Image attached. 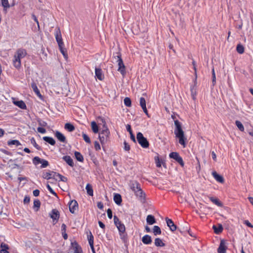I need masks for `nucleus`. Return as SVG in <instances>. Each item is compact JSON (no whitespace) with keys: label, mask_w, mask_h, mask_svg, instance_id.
<instances>
[{"label":"nucleus","mask_w":253,"mask_h":253,"mask_svg":"<svg viewBox=\"0 0 253 253\" xmlns=\"http://www.w3.org/2000/svg\"><path fill=\"white\" fill-rule=\"evenodd\" d=\"M154 244L157 247H163L165 246V244L159 238H157L155 239Z\"/></svg>","instance_id":"26"},{"label":"nucleus","mask_w":253,"mask_h":253,"mask_svg":"<svg viewBox=\"0 0 253 253\" xmlns=\"http://www.w3.org/2000/svg\"><path fill=\"white\" fill-rule=\"evenodd\" d=\"M110 131L106 128L102 130L99 134V138L102 145L105 144L108 140L109 138Z\"/></svg>","instance_id":"5"},{"label":"nucleus","mask_w":253,"mask_h":253,"mask_svg":"<svg viewBox=\"0 0 253 253\" xmlns=\"http://www.w3.org/2000/svg\"><path fill=\"white\" fill-rule=\"evenodd\" d=\"M115 203L118 205H121L122 202L121 195L120 194H115L113 198Z\"/></svg>","instance_id":"21"},{"label":"nucleus","mask_w":253,"mask_h":253,"mask_svg":"<svg viewBox=\"0 0 253 253\" xmlns=\"http://www.w3.org/2000/svg\"><path fill=\"white\" fill-rule=\"evenodd\" d=\"M192 65L193 66V69L194 70V74L196 78H197V68H196V62L194 60H193L192 61Z\"/></svg>","instance_id":"50"},{"label":"nucleus","mask_w":253,"mask_h":253,"mask_svg":"<svg viewBox=\"0 0 253 253\" xmlns=\"http://www.w3.org/2000/svg\"><path fill=\"white\" fill-rule=\"evenodd\" d=\"M209 199L211 202H212L213 204L217 205V206L221 207L222 206V203L219 201L218 199L214 198L213 197H209Z\"/></svg>","instance_id":"32"},{"label":"nucleus","mask_w":253,"mask_h":253,"mask_svg":"<svg viewBox=\"0 0 253 253\" xmlns=\"http://www.w3.org/2000/svg\"><path fill=\"white\" fill-rule=\"evenodd\" d=\"M235 124H236V126H237V127L239 128V129L241 131L243 132L244 131V130H245L244 126L240 121H238V120L236 121Z\"/></svg>","instance_id":"37"},{"label":"nucleus","mask_w":253,"mask_h":253,"mask_svg":"<svg viewBox=\"0 0 253 253\" xmlns=\"http://www.w3.org/2000/svg\"><path fill=\"white\" fill-rule=\"evenodd\" d=\"M126 128L127 131L129 132L130 134V137L131 140L134 142V143H136V139L134 135L133 134L132 130L131 129V127L130 125L127 124L126 126Z\"/></svg>","instance_id":"20"},{"label":"nucleus","mask_w":253,"mask_h":253,"mask_svg":"<svg viewBox=\"0 0 253 253\" xmlns=\"http://www.w3.org/2000/svg\"><path fill=\"white\" fill-rule=\"evenodd\" d=\"M34 92L35 93V94L40 98V99H42L43 97L42 96V95L41 94L40 90L39 89H38L37 90H36V91H34Z\"/></svg>","instance_id":"57"},{"label":"nucleus","mask_w":253,"mask_h":253,"mask_svg":"<svg viewBox=\"0 0 253 253\" xmlns=\"http://www.w3.org/2000/svg\"><path fill=\"white\" fill-rule=\"evenodd\" d=\"M53 173H54L55 174H52V175L54 176H52V179H54L56 180H58L59 179V178H58V176H57V175H60V174L57 173L56 172H54V171H53Z\"/></svg>","instance_id":"59"},{"label":"nucleus","mask_w":253,"mask_h":253,"mask_svg":"<svg viewBox=\"0 0 253 253\" xmlns=\"http://www.w3.org/2000/svg\"><path fill=\"white\" fill-rule=\"evenodd\" d=\"M83 137L84 141L88 144H90L91 143V140L90 139V138L89 136L85 133H83Z\"/></svg>","instance_id":"43"},{"label":"nucleus","mask_w":253,"mask_h":253,"mask_svg":"<svg viewBox=\"0 0 253 253\" xmlns=\"http://www.w3.org/2000/svg\"><path fill=\"white\" fill-rule=\"evenodd\" d=\"M120 238L124 243L127 242V235L126 232L119 233Z\"/></svg>","instance_id":"36"},{"label":"nucleus","mask_w":253,"mask_h":253,"mask_svg":"<svg viewBox=\"0 0 253 253\" xmlns=\"http://www.w3.org/2000/svg\"><path fill=\"white\" fill-rule=\"evenodd\" d=\"M55 136L59 141L63 143L66 142V139L65 136L60 131H56L55 133Z\"/></svg>","instance_id":"17"},{"label":"nucleus","mask_w":253,"mask_h":253,"mask_svg":"<svg viewBox=\"0 0 253 253\" xmlns=\"http://www.w3.org/2000/svg\"><path fill=\"white\" fill-rule=\"evenodd\" d=\"M166 221L168 226L169 227L170 230L171 231H174L176 230V226L175 225L173 221L171 219L169 218L168 217H166Z\"/></svg>","instance_id":"14"},{"label":"nucleus","mask_w":253,"mask_h":253,"mask_svg":"<svg viewBox=\"0 0 253 253\" xmlns=\"http://www.w3.org/2000/svg\"><path fill=\"white\" fill-rule=\"evenodd\" d=\"M124 149L126 151H128L130 150V146L129 145L126 141L124 143Z\"/></svg>","instance_id":"54"},{"label":"nucleus","mask_w":253,"mask_h":253,"mask_svg":"<svg viewBox=\"0 0 253 253\" xmlns=\"http://www.w3.org/2000/svg\"><path fill=\"white\" fill-rule=\"evenodd\" d=\"M55 37L58 45H64V42L62 40L61 31L59 28H57L55 32Z\"/></svg>","instance_id":"10"},{"label":"nucleus","mask_w":253,"mask_h":253,"mask_svg":"<svg viewBox=\"0 0 253 253\" xmlns=\"http://www.w3.org/2000/svg\"><path fill=\"white\" fill-rule=\"evenodd\" d=\"M107 215L109 219L112 218V211L110 209H108L107 211Z\"/></svg>","instance_id":"56"},{"label":"nucleus","mask_w":253,"mask_h":253,"mask_svg":"<svg viewBox=\"0 0 253 253\" xmlns=\"http://www.w3.org/2000/svg\"><path fill=\"white\" fill-rule=\"evenodd\" d=\"M236 50L239 53L242 54L244 52L245 48L243 45L238 44L236 47Z\"/></svg>","instance_id":"39"},{"label":"nucleus","mask_w":253,"mask_h":253,"mask_svg":"<svg viewBox=\"0 0 253 253\" xmlns=\"http://www.w3.org/2000/svg\"><path fill=\"white\" fill-rule=\"evenodd\" d=\"M153 232L154 235L157 236L158 235H161L162 233L161 228L157 225H155L153 228Z\"/></svg>","instance_id":"33"},{"label":"nucleus","mask_w":253,"mask_h":253,"mask_svg":"<svg viewBox=\"0 0 253 253\" xmlns=\"http://www.w3.org/2000/svg\"><path fill=\"white\" fill-rule=\"evenodd\" d=\"M76 246L75 247L74 253H83L82 248L76 243Z\"/></svg>","instance_id":"46"},{"label":"nucleus","mask_w":253,"mask_h":253,"mask_svg":"<svg viewBox=\"0 0 253 253\" xmlns=\"http://www.w3.org/2000/svg\"><path fill=\"white\" fill-rule=\"evenodd\" d=\"M94 148L96 151H99L101 149L100 145L99 143L97 141L94 142Z\"/></svg>","instance_id":"52"},{"label":"nucleus","mask_w":253,"mask_h":253,"mask_svg":"<svg viewBox=\"0 0 253 253\" xmlns=\"http://www.w3.org/2000/svg\"><path fill=\"white\" fill-rule=\"evenodd\" d=\"M85 189L88 195L91 196L93 195V190L91 184L87 183L86 185Z\"/></svg>","instance_id":"31"},{"label":"nucleus","mask_w":253,"mask_h":253,"mask_svg":"<svg viewBox=\"0 0 253 253\" xmlns=\"http://www.w3.org/2000/svg\"><path fill=\"white\" fill-rule=\"evenodd\" d=\"M14 104L22 109H26L27 106L25 102L22 100L13 102Z\"/></svg>","instance_id":"22"},{"label":"nucleus","mask_w":253,"mask_h":253,"mask_svg":"<svg viewBox=\"0 0 253 253\" xmlns=\"http://www.w3.org/2000/svg\"><path fill=\"white\" fill-rule=\"evenodd\" d=\"M43 139L51 145H54L55 144V141L52 137L44 136L43 137Z\"/></svg>","instance_id":"29"},{"label":"nucleus","mask_w":253,"mask_h":253,"mask_svg":"<svg viewBox=\"0 0 253 253\" xmlns=\"http://www.w3.org/2000/svg\"><path fill=\"white\" fill-rule=\"evenodd\" d=\"M244 223L249 227H251V228L253 227V225L248 220H245L244 222Z\"/></svg>","instance_id":"61"},{"label":"nucleus","mask_w":253,"mask_h":253,"mask_svg":"<svg viewBox=\"0 0 253 253\" xmlns=\"http://www.w3.org/2000/svg\"><path fill=\"white\" fill-rule=\"evenodd\" d=\"M212 175L217 182L221 183L224 182V179L223 176L218 174L216 171H213L212 172Z\"/></svg>","instance_id":"16"},{"label":"nucleus","mask_w":253,"mask_h":253,"mask_svg":"<svg viewBox=\"0 0 253 253\" xmlns=\"http://www.w3.org/2000/svg\"><path fill=\"white\" fill-rule=\"evenodd\" d=\"M212 228L215 233L219 234L223 231V227L221 224H218V226L213 225Z\"/></svg>","instance_id":"27"},{"label":"nucleus","mask_w":253,"mask_h":253,"mask_svg":"<svg viewBox=\"0 0 253 253\" xmlns=\"http://www.w3.org/2000/svg\"><path fill=\"white\" fill-rule=\"evenodd\" d=\"M41 206V202L39 200H35L34 202V206L39 208Z\"/></svg>","instance_id":"53"},{"label":"nucleus","mask_w":253,"mask_h":253,"mask_svg":"<svg viewBox=\"0 0 253 253\" xmlns=\"http://www.w3.org/2000/svg\"><path fill=\"white\" fill-rule=\"evenodd\" d=\"M8 245L4 243H2L0 245V253H9L8 251Z\"/></svg>","instance_id":"24"},{"label":"nucleus","mask_w":253,"mask_h":253,"mask_svg":"<svg viewBox=\"0 0 253 253\" xmlns=\"http://www.w3.org/2000/svg\"><path fill=\"white\" fill-rule=\"evenodd\" d=\"M117 62H118L119 66L118 71H119L122 75L124 76L126 73V67L122 59L121 55H119L118 56V60H117Z\"/></svg>","instance_id":"8"},{"label":"nucleus","mask_w":253,"mask_h":253,"mask_svg":"<svg viewBox=\"0 0 253 253\" xmlns=\"http://www.w3.org/2000/svg\"><path fill=\"white\" fill-rule=\"evenodd\" d=\"M91 129L94 133H96L98 132V126L95 122L93 121L91 123Z\"/></svg>","instance_id":"34"},{"label":"nucleus","mask_w":253,"mask_h":253,"mask_svg":"<svg viewBox=\"0 0 253 253\" xmlns=\"http://www.w3.org/2000/svg\"><path fill=\"white\" fill-rule=\"evenodd\" d=\"M140 105L141 106L142 109H143V112L145 113V114L148 117H150V116L148 114L146 105V101L144 97H140Z\"/></svg>","instance_id":"12"},{"label":"nucleus","mask_w":253,"mask_h":253,"mask_svg":"<svg viewBox=\"0 0 253 253\" xmlns=\"http://www.w3.org/2000/svg\"><path fill=\"white\" fill-rule=\"evenodd\" d=\"M128 185L138 200L143 204L146 203V194L142 189L140 184L136 180H133L129 182Z\"/></svg>","instance_id":"1"},{"label":"nucleus","mask_w":253,"mask_h":253,"mask_svg":"<svg viewBox=\"0 0 253 253\" xmlns=\"http://www.w3.org/2000/svg\"><path fill=\"white\" fill-rule=\"evenodd\" d=\"M87 239L89 246L94 244V237L91 232H90L89 234L87 235Z\"/></svg>","instance_id":"40"},{"label":"nucleus","mask_w":253,"mask_h":253,"mask_svg":"<svg viewBox=\"0 0 253 253\" xmlns=\"http://www.w3.org/2000/svg\"><path fill=\"white\" fill-rule=\"evenodd\" d=\"M40 194V191L38 189H36L33 191V195L35 197H37Z\"/></svg>","instance_id":"64"},{"label":"nucleus","mask_w":253,"mask_h":253,"mask_svg":"<svg viewBox=\"0 0 253 253\" xmlns=\"http://www.w3.org/2000/svg\"><path fill=\"white\" fill-rule=\"evenodd\" d=\"M169 157L170 158L173 159L175 160L177 163L179 164V165L183 167L184 166V163L183 161V159L181 156H180L179 154L176 152H171L169 154Z\"/></svg>","instance_id":"7"},{"label":"nucleus","mask_w":253,"mask_h":253,"mask_svg":"<svg viewBox=\"0 0 253 253\" xmlns=\"http://www.w3.org/2000/svg\"><path fill=\"white\" fill-rule=\"evenodd\" d=\"M155 160L157 167L160 168L161 167V163L159 158L157 157V159H155Z\"/></svg>","instance_id":"58"},{"label":"nucleus","mask_w":253,"mask_h":253,"mask_svg":"<svg viewBox=\"0 0 253 253\" xmlns=\"http://www.w3.org/2000/svg\"><path fill=\"white\" fill-rule=\"evenodd\" d=\"M37 130L39 132L41 133L42 134H44L46 132L45 129L42 127H38L37 128Z\"/></svg>","instance_id":"51"},{"label":"nucleus","mask_w":253,"mask_h":253,"mask_svg":"<svg viewBox=\"0 0 253 253\" xmlns=\"http://www.w3.org/2000/svg\"><path fill=\"white\" fill-rule=\"evenodd\" d=\"M31 87L32 88L34 91L38 89L37 84L34 82L31 83Z\"/></svg>","instance_id":"55"},{"label":"nucleus","mask_w":253,"mask_h":253,"mask_svg":"<svg viewBox=\"0 0 253 253\" xmlns=\"http://www.w3.org/2000/svg\"><path fill=\"white\" fill-rule=\"evenodd\" d=\"M142 241L145 245H149L152 242L151 237L149 235H144L142 238Z\"/></svg>","instance_id":"19"},{"label":"nucleus","mask_w":253,"mask_h":253,"mask_svg":"<svg viewBox=\"0 0 253 253\" xmlns=\"http://www.w3.org/2000/svg\"><path fill=\"white\" fill-rule=\"evenodd\" d=\"M64 44L58 45L61 53L62 54L65 59L67 60L68 59V53L66 49L64 47Z\"/></svg>","instance_id":"23"},{"label":"nucleus","mask_w":253,"mask_h":253,"mask_svg":"<svg viewBox=\"0 0 253 253\" xmlns=\"http://www.w3.org/2000/svg\"><path fill=\"white\" fill-rule=\"evenodd\" d=\"M97 206L98 209H101V210H102L103 209V207H104L103 204L101 202H97Z\"/></svg>","instance_id":"60"},{"label":"nucleus","mask_w":253,"mask_h":253,"mask_svg":"<svg viewBox=\"0 0 253 253\" xmlns=\"http://www.w3.org/2000/svg\"><path fill=\"white\" fill-rule=\"evenodd\" d=\"M46 187L51 194H52L55 197H58L57 193L54 192V191L52 189V188L50 187V186L49 184H47Z\"/></svg>","instance_id":"47"},{"label":"nucleus","mask_w":253,"mask_h":253,"mask_svg":"<svg viewBox=\"0 0 253 253\" xmlns=\"http://www.w3.org/2000/svg\"><path fill=\"white\" fill-rule=\"evenodd\" d=\"M7 144L9 146H10V145H15L16 146H18L21 145V143L19 142V141H18L17 140H10V141H8Z\"/></svg>","instance_id":"38"},{"label":"nucleus","mask_w":253,"mask_h":253,"mask_svg":"<svg viewBox=\"0 0 253 253\" xmlns=\"http://www.w3.org/2000/svg\"><path fill=\"white\" fill-rule=\"evenodd\" d=\"M114 221L119 233L126 232V227L125 225L122 223L119 218L116 215L114 216Z\"/></svg>","instance_id":"6"},{"label":"nucleus","mask_w":253,"mask_h":253,"mask_svg":"<svg viewBox=\"0 0 253 253\" xmlns=\"http://www.w3.org/2000/svg\"><path fill=\"white\" fill-rule=\"evenodd\" d=\"M32 17L33 20L37 23L38 27H40L39 22V21H38L37 17L36 16V15L34 14H32Z\"/></svg>","instance_id":"62"},{"label":"nucleus","mask_w":253,"mask_h":253,"mask_svg":"<svg viewBox=\"0 0 253 253\" xmlns=\"http://www.w3.org/2000/svg\"><path fill=\"white\" fill-rule=\"evenodd\" d=\"M174 123L175 125L174 133L175 137L178 138L179 143L182 146L183 148H185L186 146L187 138L182 129L181 124L177 120H175Z\"/></svg>","instance_id":"2"},{"label":"nucleus","mask_w":253,"mask_h":253,"mask_svg":"<svg viewBox=\"0 0 253 253\" xmlns=\"http://www.w3.org/2000/svg\"><path fill=\"white\" fill-rule=\"evenodd\" d=\"M66 225L65 224L63 223L61 225V231L62 232H65L66 231Z\"/></svg>","instance_id":"63"},{"label":"nucleus","mask_w":253,"mask_h":253,"mask_svg":"<svg viewBox=\"0 0 253 253\" xmlns=\"http://www.w3.org/2000/svg\"><path fill=\"white\" fill-rule=\"evenodd\" d=\"M42 160V159H41L40 158H39L38 156L35 157L33 159V163L35 165H38V164H39L40 163H41Z\"/></svg>","instance_id":"42"},{"label":"nucleus","mask_w":253,"mask_h":253,"mask_svg":"<svg viewBox=\"0 0 253 253\" xmlns=\"http://www.w3.org/2000/svg\"><path fill=\"white\" fill-rule=\"evenodd\" d=\"M227 248L224 240H221L218 248L217 249L218 253H226Z\"/></svg>","instance_id":"13"},{"label":"nucleus","mask_w":253,"mask_h":253,"mask_svg":"<svg viewBox=\"0 0 253 253\" xmlns=\"http://www.w3.org/2000/svg\"><path fill=\"white\" fill-rule=\"evenodd\" d=\"M49 216L52 219L53 224H55L57 223L60 217L59 211L56 209H53L49 213Z\"/></svg>","instance_id":"9"},{"label":"nucleus","mask_w":253,"mask_h":253,"mask_svg":"<svg viewBox=\"0 0 253 253\" xmlns=\"http://www.w3.org/2000/svg\"><path fill=\"white\" fill-rule=\"evenodd\" d=\"M136 139L138 143L142 148H147L149 147V143L141 132H139L137 133Z\"/></svg>","instance_id":"4"},{"label":"nucleus","mask_w":253,"mask_h":253,"mask_svg":"<svg viewBox=\"0 0 253 253\" xmlns=\"http://www.w3.org/2000/svg\"><path fill=\"white\" fill-rule=\"evenodd\" d=\"M31 142L37 149L39 150H41V147L37 143L36 140L34 137H32L31 139Z\"/></svg>","instance_id":"41"},{"label":"nucleus","mask_w":253,"mask_h":253,"mask_svg":"<svg viewBox=\"0 0 253 253\" xmlns=\"http://www.w3.org/2000/svg\"><path fill=\"white\" fill-rule=\"evenodd\" d=\"M124 104L127 107H130L131 105V101L129 97H126L124 99Z\"/></svg>","instance_id":"44"},{"label":"nucleus","mask_w":253,"mask_h":253,"mask_svg":"<svg viewBox=\"0 0 253 253\" xmlns=\"http://www.w3.org/2000/svg\"><path fill=\"white\" fill-rule=\"evenodd\" d=\"M27 54V51L24 48L18 49L14 54L12 60L13 66L19 70L21 67V59L24 58Z\"/></svg>","instance_id":"3"},{"label":"nucleus","mask_w":253,"mask_h":253,"mask_svg":"<svg viewBox=\"0 0 253 253\" xmlns=\"http://www.w3.org/2000/svg\"><path fill=\"white\" fill-rule=\"evenodd\" d=\"M75 156L77 161L80 162H83L84 159L82 154L78 151H75L74 153Z\"/></svg>","instance_id":"30"},{"label":"nucleus","mask_w":253,"mask_h":253,"mask_svg":"<svg viewBox=\"0 0 253 253\" xmlns=\"http://www.w3.org/2000/svg\"><path fill=\"white\" fill-rule=\"evenodd\" d=\"M58 176V178L59 181H63V182H66L67 181V178L66 177L64 176L63 175L60 174V175H57Z\"/></svg>","instance_id":"49"},{"label":"nucleus","mask_w":253,"mask_h":253,"mask_svg":"<svg viewBox=\"0 0 253 253\" xmlns=\"http://www.w3.org/2000/svg\"><path fill=\"white\" fill-rule=\"evenodd\" d=\"M64 127L65 129H66L69 132L73 131L75 129V126L70 123L65 124Z\"/></svg>","instance_id":"35"},{"label":"nucleus","mask_w":253,"mask_h":253,"mask_svg":"<svg viewBox=\"0 0 253 253\" xmlns=\"http://www.w3.org/2000/svg\"><path fill=\"white\" fill-rule=\"evenodd\" d=\"M70 211L72 213H74L75 211L78 209V204L75 200L71 201L69 204Z\"/></svg>","instance_id":"11"},{"label":"nucleus","mask_w":253,"mask_h":253,"mask_svg":"<svg viewBox=\"0 0 253 253\" xmlns=\"http://www.w3.org/2000/svg\"><path fill=\"white\" fill-rule=\"evenodd\" d=\"M63 160L66 162V163L71 167L74 166V163L73 159L70 156H65L62 158Z\"/></svg>","instance_id":"18"},{"label":"nucleus","mask_w":253,"mask_h":253,"mask_svg":"<svg viewBox=\"0 0 253 253\" xmlns=\"http://www.w3.org/2000/svg\"><path fill=\"white\" fill-rule=\"evenodd\" d=\"M52 174H54L53 173V171H49L48 172H43L42 174V177L44 179L48 180L52 178Z\"/></svg>","instance_id":"28"},{"label":"nucleus","mask_w":253,"mask_h":253,"mask_svg":"<svg viewBox=\"0 0 253 253\" xmlns=\"http://www.w3.org/2000/svg\"><path fill=\"white\" fill-rule=\"evenodd\" d=\"M41 164L42 165L41 166V168H46L49 165L48 162L44 159H42Z\"/></svg>","instance_id":"45"},{"label":"nucleus","mask_w":253,"mask_h":253,"mask_svg":"<svg viewBox=\"0 0 253 253\" xmlns=\"http://www.w3.org/2000/svg\"><path fill=\"white\" fill-rule=\"evenodd\" d=\"M147 223L149 225H152L156 223V221L154 216L151 214L147 215L146 218Z\"/></svg>","instance_id":"25"},{"label":"nucleus","mask_w":253,"mask_h":253,"mask_svg":"<svg viewBox=\"0 0 253 253\" xmlns=\"http://www.w3.org/2000/svg\"><path fill=\"white\" fill-rule=\"evenodd\" d=\"M95 77L100 81H102L104 79V76L102 73V71L101 68H95Z\"/></svg>","instance_id":"15"},{"label":"nucleus","mask_w":253,"mask_h":253,"mask_svg":"<svg viewBox=\"0 0 253 253\" xmlns=\"http://www.w3.org/2000/svg\"><path fill=\"white\" fill-rule=\"evenodd\" d=\"M1 4L2 6L4 8H8L9 7V4L8 0H1Z\"/></svg>","instance_id":"48"}]
</instances>
